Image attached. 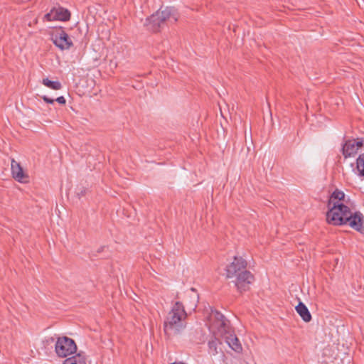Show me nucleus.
<instances>
[{
  "label": "nucleus",
  "mask_w": 364,
  "mask_h": 364,
  "mask_svg": "<svg viewBox=\"0 0 364 364\" xmlns=\"http://www.w3.org/2000/svg\"><path fill=\"white\" fill-rule=\"evenodd\" d=\"M355 145L358 150L360 148H361L362 146H363V145H364L363 139L358 138L357 139H355Z\"/></svg>",
  "instance_id": "aec40b11"
},
{
  "label": "nucleus",
  "mask_w": 364,
  "mask_h": 364,
  "mask_svg": "<svg viewBox=\"0 0 364 364\" xmlns=\"http://www.w3.org/2000/svg\"><path fill=\"white\" fill-rule=\"evenodd\" d=\"M87 189L84 187H80L78 191L76 192V194L79 199H80L82 196H85Z\"/></svg>",
  "instance_id": "6ab92c4d"
},
{
  "label": "nucleus",
  "mask_w": 364,
  "mask_h": 364,
  "mask_svg": "<svg viewBox=\"0 0 364 364\" xmlns=\"http://www.w3.org/2000/svg\"><path fill=\"white\" fill-rule=\"evenodd\" d=\"M55 341V338L53 337H50V338H48V339H46V343H52Z\"/></svg>",
  "instance_id": "5701e85b"
},
{
  "label": "nucleus",
  "mask_w": 364,
  "mask_h": 364,
  "mask_svg": "<svg viewBox=\"0 0 364 364\" xmlns=\"http://www.w3.org/2000/svg\"><path fill=\"white\" fill-rule=\"evenodd\" d=\"M225 342L228 343L229 347L232 348L234 351L237 353H240L242 350V347L241 343H240L239 339L234 333H230L229 335L225 336L224 337Z\"/></svg>",
  "instance_id": "9b49d317"
},
{
  "label": "nucleus",
  "mask_w": 364,
  "mask_h": 364,
  "mask_svg": "<svg viewBox=\"0 0 364 364\" xmlns=\"http://www.w3.org/2000/svg\"><path fill=\"white\" fill-rule=\"evenodd\" d=\"M42 83L48 88L54 90H59L62 88V85L59 81H53L48 78H43Z\"/></svg>",
  "instance_id": "dca6fc26"
},
{
  "label": "nucleus",
  "mask_w": 364,
  "mask_h": 364,
  "mask_svg": "<svg viewBox=\"0 0 364 364\" xmlns=\"http://www.w3.org/2000/svg\"><path fill=\"white\" fill-rule=\"evenodd\" d=\"M42 99L43 100L44 102H46V103L48 104H53L54 102H55V100L52 99V98H50L47 96H43L42 97Z\"/></svg>",
  "instance_id": "412c9836"
},
{
  "label": "nucleus",
  "mask_w": 364,
  "mask_h": 364,
  "mask_svg": "<svg viewBox=\"0 0 364 364\" xmlns=\"http://www.w3.org/2000/svg\"><path fill=\"white\" fill-rule=\"evenodd\" d=\"M55 101L58 102L60 105H65L66 100L63 96L57 97Z\"/></svg>",
  "instance_id": "4be33fe9"
},
{
  "label": "nucleus",
  "mask_w": 364,
  "mask_h": 364,
  "mask_svg": "<svg viewBox=\"0 0 364 364\" xmlns=\"http://www.w3.org/2000/svg\"><path fill=\"white\" fill-rule=\"evenodd\" d=\"M213 326L218 329L223 337L232 333L230 326V321L226 318Z\"/></svg>",
  "instance_id": "4468645a"
},
{
  "label": "nucleus",
  "mask_w": 364,
  "mask_h": 364,
  "mask_svg": "<svg viewBox=\"0 0 364 364\" xmlns=\"http://www.w3.org/2000/svg\"><path fill=\"white\" fill-rule=\"evenodd\" d=\"M52 40L54 45L62 50H68L73 46L70 36L62 28L55 31L52 36Z\"/></svg>",
  "instance_id": "423d86ee"
},
{
  "label": "nucleus",
  "mask_w": 364,
  "mask_h": 364,
  "mask_svg": "<svg viewBox=\"0 0 364 364\" xmlns=\"http://www.w3.org/2000/svg\"><path fill=\"white\" fill-rule=\"evenodd\" d=\"M71 14L70 11L62 6L53 7L50 12L46 14L44 18L48 21H68L70 19Z\"/></svg>",
  "instance_id": "6e6552de"
},
{
  "label": "nucleus",
  "mask_w": 364,
  "mask_h": 364,
  "mask_svg": "<svg viewBox=\"0 0 364 364\" xmlns=\"http://www.w3.org/2000/svg\"><path fill=\"white\" fill-rule=\"evenodd\" d=\"M221 344L222 343L218 338L213 336L211 337L208 342V353L212 356H215L218 354L219 352H222V349L220 348Z\"/></svg>",
  "instance_id": "ddd939ff"
},
{
  "label": "nucleus",
  "mask_w": 364,
  "mask_h": 364,
  "mask_svg": "<svg viewBox=\"0 0 364 364\" xmlns=\"http://www.w3.org/2000/svg\"><path fill=\"white\" fill-rule=\"evenodd\" d=\"M343 155L345 158L351 157L355 156L358 149L355 145V139L347 140L342 147Z\"/></svg>",
  "instance_id": "9d476101"
},
{
  "label": "nucleus",
  "mask_w": 364,
  "mask_h": 364,
  "mask_svg": "<svg viewBox=\"0 0 364 364\" xmlns=\"http://www.w3.org/2000/svg\"><path fill=\"white\" fill-rule=\"evenodd\" d=\"M356 168L360 176H364V153L359 155L356 160Z\"/></svg>",
  "instance_id": "a211bd4d"
},
{
  "label": "nucleus",
  "mask_w": 364,
  "mask_h": 364,
  "mask_svg": "<svg viewBox=\"0 0 364 364\" xmlns=\"http://www.w3.org/2000/svg\"><path fill=\"white\" fill-rule=\"evenodd\" d=\"M233 281L237 289L240 292L246 291L250 289V284L254 281L253 274L248 270L243 271L235 277Z\"/></svg>",
  "instance_id": "0eeeda50"
},
{
  "label": "nucleus",
  "mask_w": 364,
  "mask_h": 364,
  "mask_svg": "<svg viewBox=\"0 0 364 364\" xmlns=\"http://www.w3.org/2000/svg\"><path fill=\"white\" fill-rule=\"evenodd\" d=\"M247 263L242 257H234L233 261L226 267V277L228 279L235 278L240 272L246 271Z\"/></svg>",
  "instance_id": "39448f33"
},
{
  "label": "nucleus",
  "mask_w": 364,
  "mask_h": 364,
  "mask_svg": "<svg viewBox=\"0 0 364 364\" xmlns=\"http://www.w3.org/2000/svg\"><path fill=\"white\" fill-rule=\"evenodd\" d=\"M170 364H185V363H182V362H179V363L174 362V363H170Z\"/></svg>",
  "instance_id": "b1692460"
},
{
  "label": "nucleus",
  "mask_w": 364,
  "mask_h": 364,
  "mask_svg": "<svg viewBox=\"0 0 364 364\" xmlns=\"http://www.w3.org/2000/svg\"><path fill=\"white\" fill-rule=\"evenodd\" d=\"M55 351L60 358H66L77 351L75 341L68 336H58L55 343Z\"/></svg>",
  "instance_id": "20e7f679"
},
{
  "label": "nucleus",
  "mask_w": 364,
  "mask_h": 364,
  "mask_svg": "<svg viewBox=\"0 0 364 364\" xmlns=\"http://www.w3.org/2000/svg\"><path fill=\"white\" fill-rule=\"evenodd\" d=\"M187 314L180 301H176L168 312L164 323V331L168 338L176 336L185 328Z\"/></svg>",
  "instance_id": "f03ea898"
},
{
  "label": "nucleus",
  "mask_w": 364,
  "mask_h": 364,
  "mask_svg": "<svg viewBox=\"0 0 364 364\" xmlns=\"http://www.w3.org/2000/svg\"><path fill=\"white\" fill-rule=\"evenodd\" d=\"M343 191H334L328 201V210L326 213L328 223L340 226L348 225L353 230L363 233L364 232V216L360 211L353 212L350 208L341 203L344 199Z\"/></svg>",
  "instance_id": "f257e3e1"
},
{
  "label": "nucleus",
  "mask_w": 364,
  "mask_h": 364,
  "mask_svg": "<svg viewBox=\"0 0 364 364\" xmlns=\"http://www.w3.org/2000/svg\"><path fill=\"white\" fill-rule=\"evenodd\" d=\"M11 166V173L14 178L18 182H25V179H27L28 176L24 173L20 163L12 159Z\"/></svg>",
  "instance_id": "1a4fd4ad"
},
{
  "label": "nucleus",
  "mask_w": 364,
  "mask_h": 364,
  "mask_svg": "<svg viewBox=\"0 0 364 364\" xmlns=\"http://www.w3.org/2000/svg\"><path fill=\"white\" fill-rule=\"evenodd\" d=\"M295 309L304 321L308 323L311 321V314L303 302L299 301Z\"/></svg>",
  "instance_id": "f8f14e48"
},
{
  "label": "nucleus",
  "mask_w": 364,
  "mask_h": 364,
  "mask_svg": "<svg viewBox=\"0 0 364 364\" xmlns=\"http://www.w3.org/2000/svg\"><path fill=\"white\" fill-rule=\"evenodd\" d=\"M179 15L174 7L167 6L164 9H160L151 16L146 18L144 26L152 32H159L165 26L175 23Z\"/></svg>",
  "instance_id": "7ed1b4c3"
},
{
  "label": "nucleus",
  "mask_w": 364,
  "mask_h": 364,
  "mask_svg": "<svg viewBox=\"0 0 364 364\" xmlns=\"http://www.w3.org/2000/svg\"><path fill=\"white\" fill-rule=\"evenodd\" d=\"M63 364H86V355L84 352L80 351L76 355L66 358Z\"/></svg>",
  "instance_id": "2eb2a0df"
},
{
  "label": "nucleus",
  "mask_w": 364,
  "mask_h": 364,
  "mask_svg": "<svg viewBox=\"0 0 364 364\" xmlns=\"http://www.w3.org/2000/svg\"><path fill=\"white\" fill-rule=\"evenodd\" d=\"M211 319H213V326L225 318V316L216 309H212L210 315Z\"/></svg>",
  "instance_id": "f3484780"
}]
</instances>
